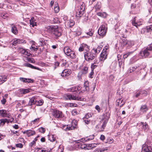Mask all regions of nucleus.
Listing matches in <instances>:
<instances>
[{
    "label": "nucleus",
    "instance_id": "obj_1",
    "mask_svg": "<svg viewBox=\"0 0 152 152\" xmlns=\"http://www.w3.org/2000/svg\"><path fill=\"white\" fill-rule=\"evenodd\" d=\"M89 90L88 82L86 81L84 83L83 86L81 87L80 85L73 86L67 89V91L69 92H75V94L76 93L77 94L78 92L80 91L78 93V94H79L81 93H83L86 91H88Z\"/></svg>",
    "mask_w": 152,
    "mask_h": 152
},
{
    "label": "nucleus",
    "instance_id": "obj_2",
    "mask_svg": "<svg viewBox=\"0 0 152 152\" xmlns=\"http://www.w3.org/2000/svg\"><path fill=\"white\" fill-rule=\"evenodd\" d=\"M48 31L52 33L53 37L55 39L58 38L62 34L61 29L56 26H50Z\"/></svg>",
    "mask_w": 152,
    "mask_h": 152
},
{
    "label": "nucleus",
    "instance_id": "obj_3",
    "mask_svg": "<svg viewBox=\"0 0 152 152\" xmlns=\"http://www.w3.org/2000/svg\"><path fill=\"white\" fill-rule=\"evenodd\" d=\"M96 54L92 49L91 51L85 52L84 53L85 59L88 61H90L94 60L96 57Z\"/></svg>",
    "mask_w": 152,
    "mask_h": 152
},
{
    "label": "nucleus",
    "instance_id": "obj_4",
    "mask_svg": "<svg viewBox=\"0 0 152 152\" xmlns=\"http://www.w3.org/2000/svg\"><path fill=\"white\" fill-rule=\"evenodd\" d=\"M152 50V46L151 45H148L147 48H146L142 52H140V58H145L148 56L150 53V52Z\"/></svg>",
    "mask_w": 152,
    "mask_h": 152
},
{
    "label": "nucleus",
    "instance_id": "obj_5",
    "mask_svg": "<svg viewBox=\"0 0 152 152\" xmlns=\"http://www.w3.org/2000/svg\"><path fill=\"white\" fill-rule=\"evenodd\" d=\"M64 51L65 54L70 56L71 58H74L76 57L75 52L72 50L68 46H66L64 48Z\"/></svg>",
    "mask_w": 152,
    "mask_h": 152
},
{
    "label": "nucleus",
    "instance_id": "obj_6",
    "mask_svg": "<svg viewBox=\"0 0 152 152\" xmlns=\"http://www.w3.org/2000/svg\"><path fill=\"white\" fill-rule=\"evenodd\" d=\"M107 29V25L106 24L104 23L102 24L99 27L98 30V34L100 36L103 37L106 34Z\"/></svg>",
    "mask_w": 152,
    "mask_h": 152
},
{
    "label": "nucleus",
    "instance_id": "obj_7",
    "mask_svg": "<svg viewBox=\"0 0 152 152\" xmlns=\"http://www.w3.org/2000/svg\"><path fill=\"white\" fill-rule=\"evenodd\" d=\"M88 68L86 66H84L78 73L77 77L79 80L88 72Z\"/></svg>",
    "mask_w": 152,
    "mask_h": 152
},
{
    "label": "nucleus",
    "instance_id": "obj_8",
    "mask_svg": "<svg viewBox=\"0 0 152 152\" xmlns=\"http://www.w3.org/2000/svg\"><path fill=\"white\" fill-rule=\"evenodd\" d=\"M81 140H75L73 142V143L74 144L72 147H71L69 148L70 150L73 151L74 150H77L80 149V144Z\"/></svg>",
    "mask_w": 152,
    "mask_h": 152
},
{
    "label": "nucleus",
    "instance_id": "obj_9",
    "mask_svg": "<svg viewBox=\"0 0 152 152\" xmlns=\"http://www.w3.org/2000/svg\"><path fill=\"white\" fill-rule=\"evenodd\" d=\"M52 114L55 117L57 118H61L63 116L62 112L57 110H53Z\"/></svg>",
    "mask_w": 152,
    "mask_h": 152
},
{
    "label": "nucleus",
    "instance_id": "obj_10",
    "mask_svg": "<svg viewBox=\"0 0 152 152\" xmlns=\"http://www.w3.org/2000/svg\"><path fill=\"white\" fill-rule=\"evenodd\" d=\"M66 99L69 100H81V98L77 96L76 95L67 94L66 95Z\"/></svg>",
    "mask_w": 152,
    "mask_h": 152
},
{
    "label": "nucleus",
    "instance_id": "obj_11",
    "mask_svg": "<svg viewBox=\"0 0 152 152\" xmlns=\"http://www.w3.org/2000/svg\"><path fill=\"white\" fill-rule=\"evenodd\" d=\"M13 120L14 118L12 117L10 118L9 119L6 118L1 119L0 120V125L3 126L6 123L7 124H9L10 123H11Z\"/></svg>",
    "mask_w": 152,
    "mask_h": 152
},
{
    "label": "nucleus",
    "instance_id": "obj_12",
    "mask_svg": "<svg viewBox=\"0 0 152 152\" xmlns=\"http://www.w3.org/2000/svg\"><path fill=\"white\" fill-rule=\"evenodd\" d=\"M152 148L151 146H148L146 144H143L142 145V152H152Z\"/></svg>",
    "mask_w": 152,
    "mask_h": 152
},
{
    "label": "nucleus",
    "instance_id": "obj_13",
    "mask_svg": "<svg viewBox=\"0 0 152 152\" xmlns=\"http://www.w3.org/2000/svg\"><path fill=\"white\" fill-rule=\"evenodd\" d=\"M101 123H102V124L100 126L99 125H98L96 126V128H98L99 129V131L100 132L103 131L107 123V121H102Z\"/></svg>",
    "mask_w": 152,
    "mask_h": 152
},
{
    "label": "nucleus",
    "instance_id": "obj_14",
    "mask_svg": "<svg viewBox=\"0 0 152 152\" xmlns=\"http://www.w3.org/2000/svg\"><path fill=\"white\" fill-rule=\"evenodd\" d=\"M107 50V47L105 49H104L101 53L100 54V59L102 61H104L106 58L107 54L106 50Z\"/></svg>",
    "mask_w": 152,
    "mask_h": 152
},
{
    "label": "nucleus",
    "instance_id": "obj_15",
    "mask_svg": "<svg viewBox=\"0 0 152 152\" xmlns=\"http://www.w3.org/2000/svg\"><path fill=\"white\" fill-rule=\"evenodd\" d=\"M71 73V70L66 69L64 70L61 73V76L63 77L69 76Z\"/></svg>",
    "mask_w": 152,
    "mask_h": 152
},
{
    "label": "nucleus",
    "instance_id": "obj_16",
    "mask_svg": "<svg viewBox=\"0 0 152 152\" xmlns=\"http://www.w3.org/2000/svg\"><path fill=\"white\" fill-rule=\"evenodd\" d=\"M138 125L145 131H147L148 130V124L145 123L140 122V123L138 124Z\"/></svg>",
    "mask_w": 152,
    "mask_h": 152
},
{
    "label": "nucleus",
    "instance_id": "obj_17",
    "mask_svg": "<svg viewBox=\"0 0 152 152\" xmlns=\"http://www.w3.org/2000/svg\"><path fill=\"white\" fill-rule=\"evenodd\" d=\"M0 115H1L2 117H5L10 118L12 117L10 115L7 114L6 111L4 110H0Z\"/></svg>",
    "mask_w": 152,
    "mask_h": 152
},
{
    "label": "nucleus",
    "instance_id": "obj_18",
    "mask_svg": "<svg viewBox=\"0 0 152 152\" xmlns=\"http://www.w3.org/2000/svg\"><path fill=\"white\" fill-rule=\"evenodd\" d=\"M124 103L125 102L121 98H118L116 101V105L119 106L120 107L122 106Z\"/></svg>",
    "mask_w": 152,
    "mask_h": 152
},
{
    "label": "nucleus",
    "instance_id": "obj_19",
    "mask_svg": "<svg viewBox=\"0 0 152 152\" xmlns=\"http://www.w3.org/2000/svg\"><path fill=\"white\" fill-rule=\"evenodd\" d=\"M102 49V47L100 46L99 45H96L94 48L92 49L93 51L95 53H99Z\"/></svg>",
    "mask_w": 152,
    "mask_h": 152
},
{
    "label": "nucleus",
    "instance_id": "obj_20",
    "mask_svg": "<svg viewBox=\"0 0 152 152\" xmlns=\"http://www.w3.org/2000/svg\"><path fill=\"white\" fill-rule=\"evenodd\" d=\"M35 132L31 130H27L24 131L23 134H26L28 137H30L35 134Z\"/></svg>",
    "mask_w": 152,
    "mask_h": 152
},
{
    "label": "nucleus",
    "instance_id": "obj_21",
    "mask_svg": "<svg viewBox=\"0 0 152 152\" xmlns=\"http://www.w3.org/2000/svg\"><path fill=\"white\" fill-rule=\"evenodd\" d=\"M110 113L109 112H105L103 115L104 118H103V120H102L103 121H107V122L108 120L110 118Z\"/></svg>",
    "mask_w": 152,
    "mask_h": 152
},
{
    "label": "nucleus",
    "instance_id": "obj_22",
    "mask_svg": "<svg viewBox=\"0 0 152 152\" xmlns=\"http://www.w3.org/2000/svg\"><path fill=\"white\" fill-rule=\"evenodd\" d=\"M18 91L21 94H24L29 92L30 90L28 88H20L19 90Z\"/></svg>",
    "mask_w": 152,
    "mask_h": 152
},
{
    "label": "nucleus",
    "instance_id": "obj_23",
    "mask_svg": "<svg viewBox=\"0 0 152 152\" xmlns=\"http://www.w3.org/2000/svg\"><path fill=\"white\" fill-rule=\"evenodd\" d=\"M35 100L36 99L35 97H33L31 98H30V100L28 105L29 106H31L34 104H36Z\"/></svg>",
    "mask_w": 152,
    "mask_h": 152
},
{
    "label": "nucleus",
    "instance_id": "obj_24",
    "mask_svg": "<svg viewBox=\"0 0 152 152\" xmlns=\"http://www.w3.org/2000/svg\"><path fill=\"white\" fill-rule=\"evenodd\" d=\"M25 66H26L31 68L32 69H36L38 70H39V71L42 70L41 69H40L38 67H35V66H34L33 65H31L30 64L26 63L25 64Z\"/></svg>",
    "mask_w": 152,
    "mask_h": 152
},
{
    "label": "nucleus",
    "instance_id": "obj_25",
    "mask_svg": "<svg viewBox=\"0 0 152 152\" xmlns=\"http://www.w3.org/2000/svg\"><path fill=\"white\" fill-rule=\"evenodd\" d=\"M25 66H26L31 68L32 69H36L38 70H39V71L42 70L41 69H40L38 67H35V66H34L33 65H31L30 64L26 63L25 64Z\"/></svg>",
    "mask_w": 152,
    "mask_h": 152
},
{
    "label": "nucleus",
    "instance_id": "obj_26",
    "mask_svg": "<svg viewBox=\"0 0 152 152\" xmlns=\"http://www.w3.org/2000/svg\"><path fill=\"white\" fill-rule=\"evenodd\" d=\"M135 17H134L133 19L132 23L133 25L135 26L137 28H138V26H139L142 24V23L141 22H138L137 23H136L135 22Z\"/></svg>",
    "mask_w": 152,
    "mask_h": 152
},
{
    "label": "nucleus",
    "instance_id": "obj_27",
    "mask_svg": "<svg viewBox=\"0 0 152 152\" xmlns=\"http://www.w3.org/2000/svg\"><path fill=\"white\" fill-rule=\"evenodd\" d=\"M97 144H96L95 143L89 144H86L87 149H91L95 147L96 146Z\"/></svg>",
    "mask_w": 152,
    "mask_h": 152
},
{
    "label": "nucleus",
    "instance_id": "obj_28",
    "mask_svg": "<svg viewBox=\"0 0 152 152\" xmlns=\"http://www.w3.org/2000/svg\"><path fill=\"white\" fill-rule=\"evenodd\" d=\"M7 80V77L5 75L0 76V85L5 82Z\"/></svg>",
    "mask_w": 152,
    "mask_h": 152
},
{
    "label": "nucleus",
    "instance_id": "obj_29",
    "mask_svg": "<svg viewBox=\"0 0 152 152\" xmlns=\"http://www.w3.org/2000/svg\"><path fill=\"white\" fill-rule=\"evenodd\" d=\"M11 31L12 33L15 34H17L18 32L16 27L13 25L12 26Z\"/></svg>",
    "mask_w": 152,
    "mask_h": 152
},
{
    "label": "nucleus",
    "instance_id": "obj_30",
    "mask_svg": "<svg viewBox=\"0 0 152 152\" xmlns=\"http://www.w3.org/2000/svg\"><path fill=\"white\" fill-rule=\"evenodd\" d=\"M76 124H75L74 126L72 125H67L65 129V130L66 131L74 129L76 127Z\"/></svg>",
    "mask_w": 152,
    "mask_h": 152
},
{
    "label": "nucleus",
    "instance_id": "obj_31",
    "mask_svg": "<svg viewBox=\"0 0 152 152\" xmlns=\"http://www.w3.org/2000/svg\"><path fill=\"white\" fill-rule=\"evenodd\" d=\"M54 10L55 12L56 13L58 12L59 11V8L58 7V3L56 2H55Z\"/></svg>",
    "mask_w": 152,
    "mask_h": 152
},
{
    "label": "nucleus",
    "instance_id": "obj_32",
    "mask_svg": "<svg viewBox=\"0 0 152 152\" xmlns=\"http://www.w3.org/2000/svg\"><path fill=\"white\" fill-rule=\"evenodd\" d=\"M101 7V3L100 2H98L95 5L94 7L96 10H99Z\"/></svg>",
    "mask_w": 152,
    "mask_h": 152
},
{
    "label": "nucleus",
    "instance_id": "obj_33",
    "mask_svg": "<svg viewBox=\"0 0 152 152\" xmlns=\"http://www.w3.org/2000/svg\"><path fill=\"white\" fill-rule=\"evenodd\" d=\"M75 24V22L72 20H69L68 22L67 25L70 27L73 26Z\"/></svg>",
    "mask_w": 152,
    "mask_h": 152
},
{
    "label": "nucleus",
    "instance_id": "obj_34",
    "mask_svg": "<svg viewBox=\"0 0 152 152\" xmlns=\"http://www.w3.org/2000/svg\"><path fill=\"white\" fill-rule=\"evenodd\" d=\"M83 11L80 10H78L76 13V17L79 18L82 15L83 12Z\"/></svg>",
    "mask_w": 152,
    "mask_h": 152
},
{
    "label": "nucleus",
    "instance_id": "obj_35",
    "mask_svg": "<svg viewBox=\"0 0 152 152\" xmlns=\"http://www.w3.org/2000/svg\"><path fill=\"white\" fill-rule=\"evenodd\" d=\"M49 140L51 142L54 141L56 140V137L53 134L49 135L48 136Z\"/></svg>",
    "mask_w": 152,
    "mask_h": 152
},
{
    "label": "nucleus",
    "instance_id": "obj_36",
    "mask_svg": "<svg viewBox=\"0 0 152 152\" xmlns=\"http://www.w3.org/2000/svg\"><path fill=\"white\" fill-rule=\"evenodd\" d=\"M86 147H87L86 144L83 143L82 141H81L80 148L81 149H84L86 150L87 149Z\"/></svg>",
    "mask_w": 152,
    "mask_h": 152
},
{
    "label": "nucleus",
    "instance_id": "obj_37",
    "mask_svg": "<svg viewBox=\"0 0 152 152\" xmlns=\"http://www.w3.org/2000/svg\"><path fill=\"white\" fill-rule=\"evenodd\" d=\"M147 110V108L145 105L142 106L140 108L141 111L142 113L145 112Z\"/></svg>",
    "mask_w": 152,
    "mask_h": 152
},
{
    "label": "nucleus",
    "instance_id": "obj_38",
    "mask_svg": "<svg viewBox=\"0 0 152 152\" xmlns=\"http://www.w3.org/2000/svg\"><path fill=\"white\" fill-rule=\"evenodd\" d=\"M82 4H81V3L80 2V5H79V6L80 7H79V9H80V10L83 11L85 9V4H84L83 2H82Z\"/></svg>",
    "mask_w": 152,
    "mask_h": 152
},
{
    "label": "nucleus",
    "instance_id": "obj_39",
    "mask_svg": "<svg viewBox=\"0 0 152 152\" xmlns=\"http://www.w3.org/2000/svg\"><path fill=\"white\" fill-rule=\"evenodd\" d=\"M114 140L112 138H108L107 140L105 142L106 143L111 144L113 143Z\"/></svg>",
    "mask_w": 152,
    "mask_h": 152
},
{
    "label": "nucleus",
    "instance_id": "obj_40",
    "mask_svg": "<svg viewBox=\"0 0 152 152\" xmlns=\"http://www.w3.org/2000/svg\"><path fill=\"white\" fill-rule=\"evenodd\" d=\"M36 104L38 106L42 105L43 103V101L42 99L39 100V101L35 100Z\"/></svg>",
    "mask_w": 152,
    "mask_h": 152
},
{
    "label": "nucleus",
    "instance_id": "obj_41",
    "mask_svg": "<svg viewBox=\"0 0 152 152\" xmlns=\"http://www.w3.org/2000/svg\"><path fill=\"white\" fill-rule=\"evenodd\" d=\"M94 138V135L90 136L89 137H86V139H84V140L85 141H89L93 139Z\"/></svg>",
    "mask_w": 152,
    "mask_h": 152
},
{
    "label": "nucleus",
    "instance_id": "obj_42",
    "mask_svg": "<svg viewBox=\"0 0 152 152\" xmlns=\"http://www.w3.org/2000/svg\"><path fill=\"white\" fill-rule=\"evenodd\" d=\"M152 26L151 25L147 26L146 27V31L147 32H150V34L152 30Z\"/></svg>",
    "mask_w": 152,
    "mask_h": 152
},
{
    "label": "nucleus",
    "instance_id": "obj_43",
    "mask_svg": "<svg viewBox=\"0 0 152 152\" xmlns=\"http://www.w3.org/2000/svg\"><path fill=\"white\" fill-rule=\"evenodd\" d=\"M71 113L72 115H75L78 114L79 112L76 109H74L72 110Z\"/></svg>",
    "mask_w": 152,
    "mask_h": 152
},
{
    "label": "nucleus",
    "instance_id": "obj_44",
    "mask_svg": "<svg viewBox=\"0 0 152 152\" xmlns=\"http://www.w3.org/2000/svg\"><path fill=\"white\" fill-rule=\"evenodd\" d=\"M17 41L18 44H24L26 43V41L24 39H17Z\"/></svg>",
    "mask_w": 152,
    "mask_h": 152
},
{
    "label": "nucleus",
    "instance_id": "obj_45",
    "mask_svg": "<svg viewBox=\"0 0 152 152\" xmlns=\"http://www.w3.org/2000/svg\"><path fill=\"white\" fill-rule=\"evenodd\" d=\"M84 48V50H86V52L88 51H89V46L87 45L84 44H83Z\"/></svg>",
    "mask_w": 152,
    "mask_h": 152
},
{
    "label": "nucleus",
    "instance_id": "obj_46",
    "mask_svg": "<svg viewBox=\"0 0 152 152\" xmlns=\"http://www.w3.org/2000/svg\"><path fill=\"white\" fill-rule=\"evenodd\" d=\"M18 52L21 53L22 54H25V52L26 50L23 48H19L18 49Z\"/></svg>",
    "mask_w": 152,
    "mask_h": 152
},
{
    "label": "nucleus",
    "instance_id": "obj_47",
    "mask_svg": "<svg viewBox=\"0 0 152 152\" xmlns=\"http://www.w3.org/2000/svg\"><path fill=\"white\" fill-rule=\"evenodd\" d=\"M30 49L32 51H36L38 50V48L37 46L35 47L34 45H32L31 48H30Z\"/></svg>",
    "mask_w": 152,
    "mask_h": 152
},
{
    "label": "nucleus",
    "instance_id": "obj_48",
    "mask_svg": "<svg viewBox=\"0 0 152 152\" xmlns=\"http://www.w3.org/2000/svg\"><path fill=\"white\" fill-rule=\"evenodd\" d=\"M97 15L98 16H100L101 17H105L106 16V14L105 13H100L98 12L97 13Z\"/></svg>",
    "mask_w": 152,
    "mask_h": 152
},
{
    "label": "nucleus",
    "instance_id": "obj_49",
    "mask_svg": "<svg viewBox=\"0 0 152 152\" xmlns=\"http://www.w3.org/2000/svg\"><path fill=\"white\" fill-rule=\"evenodd\" d=\"M34 19V18H32L30 20V25H31L32 27H34L36 25V23L35 22H34L33 20V19Z\"/></svg>",
    "mask_w": 152,
    "mask_h": 152
},
{
    "label": "nucleus",
    "instance_id": "obj_50",
    "mask_svg": "<svg viewBox=\"0 0 152 152\" xmlns=\"http://www.w3.org/2000/svg\"><path fill=\"white\" fill-rule=\"evenodd\" d=\"M11 44L14 46H15L18 44L17 39H15L14 40L11 41Z\"/></svg>",
    "mask_w": 152,
    "mask_h": 152
},
{
    "label": "nucleus",
    "instance_id": "obj_51",
    "mask_svg": "<svg viewBox=\"0 0 152 152\" xmlns=\"http://www.w3.org/2000/svg\"><path fill=\"white\" fill-rule=\"evenodd\" d=\"M39 130L40 132L44 133L45 131V129L43 127H41L39 129Z\"/></svg>",
    "mask_w": 152,
    "mask_h": 152
},
{
    "label": "nucleus",
    "instance_id": "obj_52",
    "mask_svg": "<svg viewBox=\"0 0 152 152\" xmlns=\"http://www.w3.org/2000/svg\"><path fill=\"white\" fill-rule=\"evenodd\" d=\"M132 53V52H128L125 54H124V55H123V58L124 59H125L126 58H127V57L131 53Z\"/></svg>",
    "mask_w": 152,
    "mask_h": 152
},
{
    "label": "nucleus",
    "instance_id": "obj_53",
    "mask_svg": "<svg viewBox=\"0 0 152 152\" xmlns=\"http://www.w3.org/2000/svg\"><path fill=\"white\" fill-rule=\"evenodd\" d=\"M98 66V65L97 64H92L91 65V70L94 71V69L96 68Z\"/></svg>",
    "mask_w": 152,
    "mask_h": 152
},
{
    "label": "nucleus",
    "instance_id": "obj_54",
    "mask_svg": "<svg viewBox=\"0 0 152 152\" xmlns=\"http://www.w3.org/2000/svg\"><path fill=\"white\" fill-rule=\"evenodd\" d=\"M91 116H92L91 113H88L85 115L84 118H86V119H88L89 118L91 117Z\"/></svg>",
    "mask_w": 152,
    "mask_h": 152
},
{
    "label": "nucleus",
    "instance_id": "obj_55",
    "mask_svg": "<svg viewBox=\"0 0 152 152\" xmlns=\"http://www.w3.org/2000/svg\"><path fill=\"white\" fill-rule=\"evenodd\" d=\"M60 64V63L58 61L55 62L54 63V69H56L57 67H58L59 66Z\"/></svg>",
    "mask_w": 152,
    "mask_h": 152
},
{
    "label": "nucleus",
    "instance_id": "obj_56",
    "mask_svg": "<svg viewBox=\"0 0 152 152\" xmlns=\"http://www.w3.org/2000/svg\"><path fill=\"white\" fill-rule=\"evenodd\" d=\"M39 118H36V119H35L34 120L32 121L31 122V124H34L36 122H38L39 121Z\"/></svg>",
    "mask_w": 152,
    "mask_h": 152
},
{
    "label": "nucleus",
    "instance_id": "obj_57",
    "mask_svg": "<svg viewBox=\"0 0 152 152\" xmlns=\"http://www.w3.org/2000/svg\"><path fill=\"white\" fill-rule=\"evenodd\" d=\"M34 81V80L31 79L26 78V83H33Z\"/></svg>",
    "mask_w": 152,
    "mask_h": 152
},
{
    "label": "nucleus",
    "instance_id": "obj_58",
    "mask_svg": "<svg viewBox=\"0 0 152 152\" xmlns=\"http://www.w3.org/2000/svg\"><path fill=\"white\" fill-rule=\"evenodd\" d=\"M28 61L31 63H34L35 61L33 58H27Z\"/></svg>",
    "mask_w": 152,
    "mask_h": 152
},
{
    "label": "nucleus",
    "instance_id": "obj_59",
    "mask_svg": "<svg viewBox=\"0 0 152 152\" xmlns=\"http://www.w3.org/2000/svg\"><path fill=\"white\" fill-rule=\"evenodd\" d=\"M86 34L90 36H92L93 34V31L92 30L89 29V32H87Z\"/></svg>",
    "mask_w": 152,
    "mask_h": 152
},
{
    "label": "nucleus",
    "instance_id": "obj_60",
    "mask_svg": "<svg viewBox=\"0 0 152 152\" xmlns=\"http://www.w3.org/2000/svg\"><path fill=\"white\" fill-rule=\"evenodd\" d=\"M108 147H105V148H102L100 149V152H104L105 151H107L108 150Z\"/></svg>",
    "mask_w": 152,
    "mask_h": 152
},
{
    "label": "nucleus",
    "instance_id": "obj_61",
    "mask_svg": "<svg viewBox=\"0 0 152 152\" xmlns=\"http://www.w3.org/2000/svg\"><path fill=\"white\" fill-rule=\"evenodd\" d=\"M31 54L30 53V51H29V50H26L25 51V54H24V55H26L27 56H29Z\"/></svg>",
    "mask_w": 152,
    "mask_h": 152
},
{
    "label": "nucleus",
    "instance_id": "obj_62",
    "mask_svg": "<svg viewBox=\"0 0 152 152\" xmlns=\"http://www.w3.org/2000/svg\"><path fill=\"white\" fill-rule=\"evenodd\" d=\"M19 79H20V80L21 81L23 82L26 83V78H23V77H20Z\"/></svg>",
    "mask_w": 152,
    "mask_h": 152
},
{
    "label": "nucleus",
    "instance_id": "obj_63",
    "mask_svg": "<svg viewBox=\"0 0 152 152\" xmlns=\"http://www.w3.org/2000/svg\"><path fill=\"white\" fill-rule=\"evenodd\" d=\"M141 94L143 96H145L147 94V92L144 90L142 91H140Z\"/></svg>",
    "mask_w": 152,
    "mask_h": 152
},
{
    "label": "nucleus",
    "instance_id": "obj_64",
    "mask_svg": "<svg viewBox=\"0 0 152 152\" xmlns=\"http://www.w3.org/2000/svg\"><path fill=\"white\" fill-rule=\"evenodd\" d=\"M17 147L21 148L23 147V145L21 143H18L16 144Z\"/></svg>",
    "mask_w": 152,
    "mask_h": 152
}]
</instances>
